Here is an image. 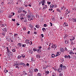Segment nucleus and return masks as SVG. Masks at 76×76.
Segmentation results:
<instances>
[{
  "label": "nucleus",
  "instance_id": "25",
  "mask_svg": "<svg viewBox=\"0 0 76 76\" xmlns=\"http://www.w3.org/2000/svg\"><path fill=\"white\" fill-rule=\"evenodd\" d=\"M69 42H68V40H65V44H69Z\"/></svg>",
  "mask_w": 76,
  "mask_h": 76
},
{
  "label": "nucleus",
  "instance_id": "3",
  "mask_svg": "<svg viewBox=\"0 0 76 76\" xmlns=\"http://www.w3.org/2000/svg\"><path fill=\"white\" fill-rule=\"evenodd\" d=\"M7 55L9 56H10V57H12V56H13V53H12L11 52H9V53H7Z\"/></svg>",
  "mask_w": 76,
  "mask_h": 76
},
{
  "label": "nucleus",
  "instance_id": "35",
  "mask_svg": "<svg viewBox=\"0 0 76 76\" xmlns=\"http://www.w3.org/2000/svg\"><path fill=\"white\" fill-rule=\"evenodd\" d=\"M23 13H24V14H26V13H27V12H26V11H25L24 10H23Z\"/></svg>",
  "mask_w": 76,
  "mask_h": 76
},
{
  "label": "nucleus",
  "instance_id": "17",
  "mask_svg": "<svg viewBox=\"0 0 76 76\" xmlns=\"http://www.w3.org/2000/svg\"><path fill=\"white\" fill-rule=\"evenodd\" d=\"M31 14H30L28 15L27 16V18H28L29 19V18H31Z\"/></svg>",
  "mask_w": 76,
  "mask_h": 76
},
{
  "label": "nucleus",
  "instance_id": "26",
  "mask_svg": "<svg viewBox=\"0 0 76 76\" xmlns=\"http://www.w3.org/2000/svg\"><path fill=\"white\" fill-rule=\"evenodd\" d=\"M42 74L40 73H38L37 74V76H42Z\"/></svg>",
  "mask_w": 76,
  "mask_h": 76
},
{
  "label": "nucleus",
  "instance_id": "39",
  "mask_svg": "<svg viewBox=\"0 0 76 76\" xmlns=\"http://www.w3.org/2000/svg\"><path fill=\"white\" fill-rule=\"evenodd\" d=\"M60 69H61V68H59L58 69V72H59V73H61V71H60Z\"/></svg>",
  "mask_w": 76,
  "mask_h": 76
},
{
  "label": "nucleus",
  "instance_id": "48",
  "mask_svg": "<svg viewBox=\"0 0 76 76\" xmlns=\"http://www.w3.org/2000/svg\"><path fill=\"white\" fill-rule=\"evenodd\" d=\"M52 20L53 21H54V20H55V18L54 17H53L52 18Z\"/></svg>",
  "mask_w": 76,
  "mask_h": 76
},
{
  "label": "nucleus",
  "instance_id": "57",
  "mask_svg": "<svg viewBox=\"0 0 76 76\" xmlns=\"http://www.w3.org/2000/svg\"><path fill=\"white\" fill-rule=\"evenodd\" d=\"M18 35V34H14V37H15V36H16L17 35Z\"/></svg>",
  "mask_w": 76,
  "mask_h": 76
},
{
  "label": "nucleus",
  "instance_id": "54",
  "mask_svg": "<svg viewBox=\"0 0 76 76\" xmlns=\"http://www.w3.org/2000/svg\"><path fill=\"white\" fill-rule=\"evenodd\" d=\"M71 45H74V43L73 42H71Z\"/></svg>",
  "mask_w": 76,
  "mask_h": 76
},
{
  "label": "nucleus",
  "instance_id": "47",
  "mask_svg": "<svg viewBox=\"0 0 76 76\" xmlns=\"http://www.w3.org/2000/svg\"><path fill=\"white\" fill-rule=\"evenodd\" d=\"M59 76H63V74H62V73H61L59 74Z\"/></svg>",
  "mask_w": 76,
  "mask_h": 76
},
{
  "label": "nucleus",
  "instance_id": "59",
  "mask_svg": "<svg viewBox=\"0 0 76 76\" xmlns=\"http://www.w3.org/2000/svg\"><path fill=\"white\" fill-rule=\"evenodd\" d=\"M50 25H51L50 26H53V23H52L50 22Z\"/></svg>",
  "mask_w": 76,
  "mask_h": 76
},
{
  "label": "nucleus",
  "instance_id": "45",
  "mask_svg": "<svg viewBox=\"0 0 76 76\" xmlns=\"http://www.w3.org/2000/svg\"><path fill=\"white\" fill-rule=\"evenodd\" d=\"M21 56H22L21 57H23V58H25V55L23 54V55H21Z\"/></svg>",
  "mask_w": 76,
  "mask_h": 76
},
{
  "label": "nucleus",
  "instance_id": "56",
  "mask_svg": "<svg viewBox=\"0 0 76 76\" xmlns=\"http://www.w3.org/2000/svg\"><path fill=\"white\" fill-rule=\"evenodd\" d=\"M22 47H24L25 48H26V46H25V45H24V44L22 45Z\"/></svg>",
  "mask_w": 76,
  "mask_h": 76
},
{
  "label": "nucleus",
  "instance_id": "42",
  "mask_svg": "<svg viewBox=\"0 0 76 76\" xmlns=\"http://www.w3.org/2000/svg\"><path fill=\"white\" fill-rule=\"evenodd\" d=\"M63 69H66V66L64 65L63 66Z\"/></svg>",
  "mask_w": 76,
  "mask_h": 76
},
{
  "label": "nucleus",
  "instance_id": "41",
  "mask_svg": "<svg viewBox=\"0 0 76 76\" xmlns=\"http://www.w3.org/2000/svg\"><path fill=\"white\" fill-rule=\"evenodd\" d=\"M56 10L57 11V12H61V11L60 10V9H57Z\"/></svg>",
  "mask_w": 76,
  "mask_h": 76
},
{
  "label": "nucleus",
  "instance_id": "1",
  "mask_svg": "<svg viewBox=\"0 0 76 76\" xmlns=\"http://www.w3.org/2000/svg\"><path fill=\"white\" fill-rule=\"evenodd\" d=\"M37 48H38V49L37 50V52L38 53H40L41 52V49L42 47L40 46L38 47Z\"/></svg>",
  "mask_w": 76,
  "mask_h": 76
},
{
  "label": "nucleus",
  "instance_id": "30",
  "mask_svg": "<svg viewBox=\"0 0 76 76\" xmlns=\"http://www.w3.org/2000/svg\"><path fill=\"white\" fill-rule=\"evenodd\" d=\"M35 26L37 28H39V26L38 25H36Z\"/></svg>",
  "mask_w": 76,
  "mask_h": 76
},
{
  "label": "nucleus",
  "instance_id": "31",
  "mask_svg": "<svg viewBox=\"0 0 76 76\" xmlns=\"http://www.w3.org/2000/svg\"><path fill=\"white\" fill-rule=\"evenodd\" d=\"M29 27L31 28H33V26H32V25H31V24H30L29 25Z\"/></svg>",
  "mask_w": 76,
  "mask_h": 76
},
{
  "label": "nucleus",
  "instance_id": "38",
  "mask_svg": "<svg viewBox=\"0 0 76 76\" xmlns=\"http://www.w3.org/2000/svg\"><path fill=\"white\" fill-rule=\"evenodd\" d=\"M35 18V16L31 14V18Z\"/></svg>",
  "mask_w": 76,
  "mask_h": 76
},
{
  "label": "nucleus",
  "instance_id": "27",
  "mask_svg": "<svg viewBox=\"0 0 76 76\" xmlns=\"http://www.w3.org/2000/svg\"><path fill=\"white\" fill-rule=\"evenodd\" d=\"M12 14L9 15L8 16V18H12Z\"/></svg>",
  "mask_w": 76,
  "mask_h": 76
},
{
  "label": "nucleus",
  "instance_id": "28",
  "mask_svg": "<svg viewBox=\"0 0 76 76\" xmlns=\"http://www.w3.org/2000/svg\"><path fill=\"white\" fill-rule=\"evenodd\" d=\"M31 60L32 61H35V59H34V58H32L31 59Z\"/></svg>",
  "mask_w": 76,
  "mask_h": 76
},
{
  "label": "nucleus",
  "instance_id": "61",
  "mask_svg": "<svg viewBox=\"0 0 76 76\" xmlns=\"http://www.w3.org/2000/svg\"><path fill=\"white\" fill-rule=\"evenodd\" d=\"M8 4H11V3H10V2H8Z\"/></svg>",
  "mask_w": 76,
  "mask_h": 76
},
{
  "label": "nucleus",
  "instance_id": "15",
  "mask_svg": "<svg viewBox=\"0 0 76 76\" xmlns=\"http://www.w3.org/2000/svg\"><path fill=\"white\" fill-rule=\"evenodd\" d=\"M17 45H18L19 47H22V44L21 43H18Z\"/></svg>",
  "mask_w": 76,
  "mask_h": 76
},
{
  "label": "nucleus",
  "instance_id": "10",
  "mask_svg": "<svg viewBox=\"0 0 76 76\" xmlns=\"http://www.w3.org/2000/svg\"><path fill=\"white\" fill-rule=\"evenodd\" d=\"M70 39L71 41H72H72H73V40H75V37H72L71 39Z\"/></svg>",
  "mask_w": 76,
  "mask_h": 76
},
{
  "label": "nucleus",
  "instance_id": "33",
  "mask_svg": "<svg viewBox=\"0 0 76 76\" xmlns=\"http://www.w3.org/2000/svg\"><path fill=\"white\" fill-rule=\"evenodd\" d=\"M68 36H69V35H68V34H66L64 37V39H65V38H66V37H68Z\"/></svg>",
  "mask_w": 76,
  "mask_h": 76
},
{
  "label": "nucleus",
  "instance_id": "36",
  "mask_svg": "<svg viewBox=\"0 0 76 76\" xmlns=\"http://www.w3.org/2000/svg\"><path fill=\"white\" fill-rule=\"evenodd\" d=\"M2 35H4H4H6V32H3L2 33Z\"/></svg>",
  "mask_w": 76,
  "mask_h": 76
},
{
  "label": "nucleus",
  "instance_id": "32",
  "mask_svg": "<svg viewBox=\"0 0 76 76\" xmlns=\"http://www.w3.org/2000/svg\"><path fill=\"white\" fill-rule=\"evenodd\" d=\"M45 74L46 75H48V74H49V71H48L46 72H45Z\"/></svg>",
  "mask_w": 76,
  "mask_h": 76
},
{
  "label": "nucleus",
  "instance_id": "11",
  "mask_svg": "<svg viewBox=\"0 0 76 76\" xmlns=\"http://www.w3.org/2000/svg\"><path fill=\"white\" fill-rule=\"evenodd\" d=\"M2 30H3V31H4L5 32H6L7 31V28H5L3 29H2Z\"/></svg>",
  "mask_w": 76,
  "mask_h": 76
},
{
  "label": "nucleus",
  "instance_id": "18",
  "mask_svg": "<svg viewBox=\"0 0 76 76\" xmlns=\"http://www.w3.org/2000/svg\"><path fill=\"white\" fill-rule=\"evenodd\" d=\"M21 57H22V56H20V55H18L17 57V58L18 59H20Z\"/></svg>",
  "mask_w": 76,
  "mask_h": 76
},
{
  "label": "nucleus",
  "instance_id": "46",
  "mask_svg": "<svg viewBox=\"0 0 76 76\" xmlns=\"http://www.w3.org/2000/svg\"><path fill=\"white\" fill-rule=\"evenodd\" d=\"M22 16H21V18H20V19H21V20H22V19H24V18L23 17H22Z\"/></svg>",
  "mask_w": 76,
  "mask_h": 76
},
{
  "label": "nucleus",
  "instance_id": "49",
  "mask_svg": "<svg viewBox=\"0 0 76 76\" xmlns=\"http://www.w3.org/2000/svg\"><path fill=\"white\" fill-rule=\"evenodd\" d=\"M4 72L5 73H6L7 72H8V71L7 70H6V69H5L4 71Z\"/></svg>",
  "mask_w": 76,
  "mask_h": 76
},
{
  "label": "nucleus",
  "instance_id": "21",
  "mask_svg": "<svg viewBox=\"0 0 76 76\" xmlns=\"http://www.w3.org/2000/svg\"><path fill=\"white\" fill-rule=\"evenodd\" d=\"M32 70V71H31L30 72L31 73V76H32V75L33 74V72H34V71L32 70V69H31Z\"/></svg>",
  "mask_w": 76,
  "mask_h": 76
},
{
  "label": "nucleus",
  "instance_id": "8",
  "mask_svg": "<svg viewBox=\"0 0 76 76\" xmlns=\"http://www.w3.org/2000/svg\"><path fill=\"white\" fill-rule=\"evenodd\" d=\"M60 49L61 51V52H62V53H64V50L63 48H60Z\"/></svg>",
  "mask_w": 76,
  "mask_h": 76
},
{
  "label": "nucleus",
  "instance_id": "4",
  "mask_svg": "<svg viewBox=\"0 0 76 76\" xmlns=\"http://www.w3.org/2000/svg\"><path fill=\"white\" fill-rule=\"evenodd\" d=\"M19 66V63H18V62L16 61L14 62V66Z\"/></svg>",
  "mask_w": 76,
  "mask_h": 76
},
{
  "label": "nucleus",
  "instance_id": "13",
  "mask_svg": "<svg viewBox=\"0 0 76 76\" xmlns=\"http://www.w3.org/2000/svg\"><path fill=\"white\" fill-rule=\"evenodd\" d=\"M68 26V24H67V23H64V24H63V26Z\"/></svg>",
  "mask_w": 76,
  "mask_h": 76
},
{
  "label": "nucleus",
  "instance_id": "7",
  "mask_svg": "<svg viewBox=\"0 0 76 76\" xmlns=\"http://www.w3.org/2000/svg\"><path fill=\"white\" fill-rule=\"evenodd\" d=\"M71 20H72L74 22H76V18H72L71 19Z\"/></svg>",
  "mask_w": 76,
  "mask_h": 76
},
{
  "label": "nucleus",
  "instance_id": "20",
  "mask_svg": "<svg viewBox=\"0 0 76 76\" xmlns=\"http://www.w3.org/2000/svg\"><path fill=\"white\" fill-rule=\"evenodd\" d=\"M69 54H75V53H74L73 52H72V51H70V52H69Z\"/></svg>",
  "mask_w": 76,
  "mask_h": 76
},
{
  "label": "nucleus",
  "instance_id": "52",
  "mask_svg": "<svg viewBox=\"0 0 76 76\" xmlns=\"http://www.w3.org/2000/svg\"><path fill=\"white\" fill-rule=\"evenodd\" d=\"M44 27H47V24H45L44 25Z\"/></svg>",
  "mask_w": 76,
  "mask_h": 76
},
{
  "label": "nucleus",
  "instance_id": "62",
  "mask_svg": "<svg viewBox=\"0 0 76 76\" xmlns=\"http://www.w3.org/2000/svg\"><path fill=\"white\" fill-rule=\"evenodd\" d=\"M30 31H28V34H30Z\"/></svg>",
  "mask_w": 76,
  "mask_h": 76
},
{
  "label": "nucleus",
  "instance_id": "14",
  "mask_svg": "<svg viewBox=\"0 0 76 76\" xmlns=\"http://www.w3.org/2000/svg\"><path fill=\"white\" fill-rule=\"evenodd\" d=\"M43 7H44L43 8V9H46L47 8V5H45L44 6V5H43Z\"/></svg>",
  "mask_w": 76,
  "mask_h": 76
},
{
  "label": "nucleus",
  "instance_id": "58",
  "mask_svg": "<svg viewBox=\"0 0 76 76\" xmlns=\"http://www.w3.org/2000/svg\"><path fill=\"white\" fill-rule=\"evenodd\" d=\"M41 36H42V38H43V37H44V34H41Z\"/></svg>",
  "mask_w": 76,
  "mask_h": 76
},
{
  "label": "nucleus",
  "instance_id": "37",
  "mask_svg": "<svg viewBox=\"0 0 76 76\" xmlns=\"http://www.w3.org/2000/svg\"><path fill=\"white\" fill-rule=\"evenodd\" d=\"M60 67H61V69H62V68H63V64H60Z\"/></svg>",
  "mask_w": 76,
  "mask_h": 76
},
{
  "label": "nucleus",
  "instance_id": "2",
  "mask_svg": "<svg viewBox=\"0 0 76 76\" xmlns=\"http://www.w3.org/2000/svg\"><path fill=\"white\" fill-rule=\"evenodd\" d=\"M57 46L56 45H52L51 47V48H53L54 49V50H56V48H57Z\"/></svg>",
  "mask_w": 76,
  "mask_h": 76
},
{
  "label": "nucleus",
  "instance_id": "19",
  "mask_svg": "<svg viewBox=\"0 0 76 76\" xmlns=\"http://www.w3.org/2000/svg\"><path fill=\"white\" fill-rule=\"evenodd\" d=\"M42 30L43 32H45L46 31V29L44 28H42Z\"/></svg>",
  "mask_w": 76,
  "mask_h": 76
},
{
  "label": "nucleus",
  "instance_id": "53",
  "mask_svg": "<svg viewBox=\"0 0 76 76\" xmlns=\"http://www.w3.org/2000/svg\"><path fill=\"white\" fill-rule=\"evenodd\" d=\"M2 27H3V26H6V25L5 26L4 25V24H2L1 25Z\"/></svg>",
  "mask_w": 76,
  "mask_h": 76
},
{
  "label": "nucleus",
  "instance_id": "51",
  "mask_svg": "<svg viewBox=\"0 0 76 76\" xmlns=\"http://www.w3.org/2000/svg\"><path fill=\"white\" fill-rule=\"evenodd\" d=\"M26 66H28V67H29V64L28 63H27Z\"/></svg>",
  "mask_w": 76,
  "mask_h": 76
},
{
  "label": "nucleus",
  "instance_id": "34",
  "mask_svg": "<svg viewBox=\"0 0 76 76\" xmlns=\"http://www.w3.org/2000/svg\"><path fill=\"white\" fill-rule=\"evenodd\" d=\"M36 49H35V48H33V50L35 52V51H37V48H36Z\"/></svg>",
  "mask_w": 76,
  "mask_h": 76
},
{
  "label": "nucleus",
  "instance_id": "9",
  "mask_svg": "<svg viewBox=\"0 0 76 76\" xmlns=\"http://www.w3.org/2000/svg\"><path fill=\"white\" fill-rule=\"evenodd\" d=\"M61 54V52H57V54L56 55V57H57V56H60Z\"/></svg>",
  "mask_w": 76,
  "mask_h": 76
},
{
  "label": "nucleus",
  "instance_id": "23",
  "mask_svg": "<svg viewBox=\"0 0 76 76\" xmlns=\"http://www.w3.org/2000/svg\"><path fill=\"white\" fill-rule=\"evenodd\" d=\"M52 76H56V73L55 72H53L52 74Z\"/></svg>",
  "mask_w": 76,
  "mask_h": 76
},
{
  "label": "nucleus",
  "instance_id": "64",
  "mask_svg": "<svg viewBox=\"0 0 76 76\" xmlns=\"http://www.w3.org/2000/svg\"><path fill=\"white\" fill-rule=\"evenodd\" d=\"M16 25H17L19 26V25H20V24H19V23H16Z\"/></svg>",
  "mask_w": 76,
  "mask_h": 76
},
{
  "label": "nucleus",
  "instance_id": "43",
  "mask_svg": "<svg viewBox=\"0 0 76 76\" xmlns=\"http://www.w3.org/2000/svg\"><path fill=\"white\" fill-rule=\"evenodd\" d=\"M12 51L13 52H16V50H15V48H14V49H12Z\"/></svg>",
  "mask_w": 76,
  "mask_h": 76
},
{
  "label": "nucleus",
  "instance_id": "22",
  "mask_svg": "<svg viewBox=\"0 0 76 76\" xmlns=\"http://www.w3.org/2000/svg\"><path fill=\"white\" fill-rule=\"evenodd\" d=\"M55 56H55V55H54V54H52L51 57H52V58H54L55 57Z\"/></svg>",
  "mask_w": 76,
  "mask_h": 76
},
{
  "label": "nucleus",
  "instance_id": "55",
  "mask_svg": "<svg viewBox=\"0 0 76 76\" xmlns=\"http://www.w3.org/2000/svg\"><path fill=\"white\" fill-rule=\"evenodd\" d=\"M47 3H48V4H51V2H48V1H47Z\"/></svg>",
  "mask_w": 76,
  "mask_h": 76
},
{
  "label": "nucleus",
  "instance_id": "5",
  "mask_svg": "<svg viewBox=\"0 0 76 76\" xmlns=\"http://www.w3.org/2000/svg\"><path fill=\"white\" fill-rule=\"evenodd\" d=\"M64 57L65 58H69V59L71 58L70 55H68L67 56V55H65Z\"/></svg>",
  "mask_w": 76,
  "mask_h": 76
},
{
  "label": "nucleus",
  "instance_id": "29",
  "mask_svg": "<svg viewBox=\"0 0 76 76\" xmlns=\"http://www.w3.org/2000/svg\"><path fill=\"white\" fill-rule=\"evenodd\" d=\"M36 57L37 58H40L41 57V56H40L39 55H36Z\"/></svg>",
  "mask_w": 76,
  "mask_h": 76
},
{
  "label": "nucleus",
  "instance_id": "50",
  "mask_svg": "<svg viewBox=\"0 0 76 76\" xmlns=\"http://www.w3.org/2000/svg\"><path fill=\"white\" fill-rule=\"evenodd\" d=\"M7 53H9L10 52V51L9 49H7Z\"/></svg>",
  "mask_w": 76,
  "mask_h": 76
},
{
  "label": "nucleus",
  "instance_id": "6",
  "mask_svg": "<svg viewBox=\"0 0 76 76\" xmlns=\"http://www.w3.org/2000/svg\"><path fill=\"white\" fill-rule=\"evenodd\" d=\"M42 5L43 6H44V5H45V0H42Z\"/></svg>",
  "mask_w": 76,
  "mask_h": 76
},
{
  "label": "nucleus",
  "instance_id": "16",
  "mask_svg": "<svg viewBox=\"0 0 76 76\" xmlns=\"http://www.w3.org/2000/svg\"><path fill=\"white\" fill-rule=\"evenodd\" d=\"M50 7L51 9L53 8V7H54V5H53V4H51L50 6Z\"/></svg>",
  "mask_w": 76,
  "mask_h": 76
},
{
  "label": "nucleus",
  "instance_id": "12",
  "mask_svg": "<svg viewBox=\"0 0 76 76\" xmlns=\"http://www.w3.org/2000/svg\"><path fill=\"white\" fill-rule=\"evenodd\" d=\"M29 40L28 39H26L25 40V43L26 44H28V42H29Z\"/></svg>",
  "mask_w": 76,
  "mask_h": 76
},
{
  "label": "nucleus",
  "instance_id": "63",
  "mask_svg": "<svg viewBox=\"0 0 76 76\" xmlns=\"http://www.w3.org/2000/svg\"><path fill=\"white\" fill-rule=\"evenodd\" d=\"M50 67V66H46V68H48V67Z\"/></svg>",
  "mask_w": 76,
  "mask_h": 76
},
{
  "label": "nucleus",
  "instance_id": "24",
  "mask_svg": "<svg viewBox=\"0 0 76 76\" xmlns=\"http://www.w3.org/2000/svg\"><path fill=\"white\" fill-rule=\"evenodd\" d=\"M34 72H38V69H34Z\"/></svg>",
  "mask_w": 76,
  "mask_h": 76
},
{
  "label": "nucleus",
  "instance_id": "40",
  "mask_svg": "<svg viewBox=\"0 0 76 76\" xmlns=\"http://www.w3.org/2000/svg\"><path fill=\"white\" fill-rule=\"evenodd\" d=\"M22 65L23 66V67H25V66H26V64L24 63H22Z\"/></svg>",
  "mask_w": 76,
  "mask_h": 76
},
{
  "label": "nucleus",
  "instance_id": "44",
  "mask_svg": "<svg viewBox=\"0 0 76 76\" xmlns=\"http://www.w3.org/2000/svg\"><path fill=\"white\" fill-rule=\"evenodd\" d=\"M23 31H26V28L25 27H24L23 28Z\"/></svg>",
  "mask_w": 76,
  "mask_h": 76
},
{
  "label": "nucleus",
  "instance_id": "60",
  "mask_svg": "<svg viewBox=\"0 0 76 76\" xmlns=\"http://www.w3.org/2000/svg\"><path fill=\"white\" fill-rule=\"evenodd\" d=\"M12 21H13L14 22H15V19H13L12 18Z\"/></svg>",
  "mask_w": 76,
  "mask_h": 76
}]
</instances>
